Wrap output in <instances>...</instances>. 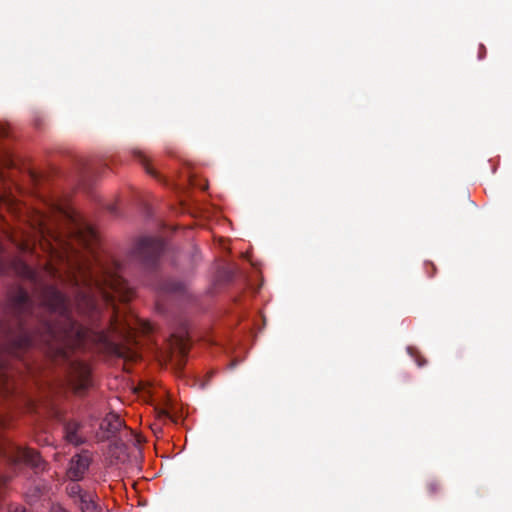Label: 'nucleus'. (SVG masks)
<instances>
[{"instance_id": "1", "label": "nucleus", "mask_w": 512, "mask_h": 512, "mask_svg": "<svg viewBox=\"0 0 512 512\" xmlns=\"http://www.w3.org/2000/svg\"><path fill=\"white\" fill-rule=\"evenodd\" d=\"M79 291L75 308L79 313L98 310L101 303L112 306V315L107 329L87 328L72 319L70 304L54 287H49L43 295V305L53 314L54 323L45 325V332L38 336L21 334L15 341L17 348H28L45 344L63 357L68 349L84 348L89 344L102 346L121 357L135 360L137 352L133 349L136 331L148 332L150 326L132 314L120 312L114 301H128L133 291L126 280L119 274L116 265L102 268L101 277L88 276L81 272L80 279L73 276L71 280Z\"/></svg>"}, {"instance_id": "11", "label": "nucleus", "mask_w": 512, "mask_h": 512, "mask_svg": "<svg viewBox=\"0 0 512 512\" xmlns=\"http://www.w3.org/2000/svg\"><path fill=\"white\" fill-rule=\"evenodd\" d=\"M29 303V297L26 292L19 291L16 299H15V305L19 310H22L27 307Z\"/></svg>"}, {"instance_id": "13", "label": "nucleus", "mask_w": 512, "mask_h": 512, "mask_svg": "<svg viewBox=\"0 0 512 512\" xmlns=\"http://www.w3.org/2000/svg\"><path fill=\"white\" fill-rule=\"evenodd\" d=\"M9 512H29L25 508L19 506V505H12L9 508Z\"/></svg>"}, {"instance_id": "10", "label": "nucleus", "mask_w": 512, "mask_h": 512, "mask_svg": "<svg viewBox=\"0 0 512 512\" xmlns=\"http://www.w3.org/2000/svg\"><path fill=\"white\" fill-rule=\"evenodd\" d=\"M9 370L0 360V387L4 391L8 392L9 388Z\"/></svg>"}, {"instance_id": "15", "label": "nucleus", "mask_w": 512, "mask_h": 512, "mask_svg": "<svg viewBox=\"0 0 512 512\" xmlns=\"http://www.w3.org/2000/svg\"><path fill=\"white\" fill-rule=\"evenodd\" d=\"M178 348H179V351H180V353H181L182 355H184V354L186 353V344H185V342H184V340H183V339H180V341H179V347H178Z\"/></svg>"}, {"instance_id": "4", "label": "nucleus", "mask_w": 512, "mask_h": 512, "mask_svg": "<svg viewBox=\"0 0 512 512\" xmlns=\"http://www.w3.org/2000/svg\"><path fill=\"white\" fill-rule=\"evenodd\" d=\"M90 464V457L88 454H78L71 459L67 476L71 480L81 479L87 471Z\"/></svg>"}, {"instance_id": "8", "label": "nucleus", "mask_w": 512, "mask_h": 512, "mask_svg": "<svg viewBox=\"0 0 512 512\" xmlns=\"http://www.w3.org/2000/svg\"><path fill=\"white\" fill-rule=\"evenodd\" d=\"M122 426V421L119 416L109 414L101 423V428L108 432L114 433Z\"/></svg>"}, {"instance_id": "14", "label": "nucleus", "mask_w": 512, "mask_h": 512, "mask_svg": "<svg viewBox=\"0 0 512 512\" xmlns=\"http://www.w3.org/2000/svg\"><path fill=\"white\" fill-rule=\"evenodd\" d=\"M50 512H68L66 509H64L59 504H53L51 506Z\"/></svg>"}, {"instance_id": "12", "label": "nucleus", "mask_w": 512, "mask_h": 512, "mask_svg": "<svg viewBox=\"0 0 512 512\" xmlns=\"http://www.w3.org/2000/svg\"><path fill=\"white\" fill-rule=\"evenodd\" d=\"M84 493L85 492H83L81 487L76 483H73L68 487V494L70 497L75 499V501H80V495H84Z\"/></svg>"}, {"instance_id": "5", "label": "nucleus", "mask_w": 512, "mask_h": 512, "mask_svg": "<svg viewBox=\"0 0 512 512\" xmlns=\"http://www.w3.org/2000/svg\"><path fill=\"white\" fill-rule=\"evenodd\" d=\"M161 248L162 244L160 241L150 237H145L139 240L136 249L137 254L140 257L144 259H150L158 255L161 251Z\"/></svg>"}, {"instance_id": "16", "label": "nucleus", "mask_w": 512, "mask_h": 512, "mask_svg": "<svg viewBox=\"0 0 512 512\" xmlns=\"http://www.w3.org/2000/svg\"><path fill=\"white\" fill-rule=\"evenodd\" d=\"M23 274L27 277H34V272L27 266H24Z\"/></svg>"}, {"instance_id": "2", "label": "nucleus", "mask_w": 512, "mask_h": 512, "mask_svg": "<svg viewBox=\"0 0 512 512\" xmlns=\"http://www.w3.org/2000/svg\"><path fill=\"white\" fill-rule=\"evenodd\" d=\"M0 455H4L9 461L15 464H25L33 468H40L42 465L41 457L34 450L1 439Z\"/></svg>"}, {"instance_id": "6", "label": "nucleus", "mask_w": 512, "mask_h": 512, "mask_svg": "<svg viewBox=\"0 0 512 512\" xmlns=\"http://www.w3.org/2000/svg\"><path fill=\"white\" fill-rule=\"evenodd\" d=\"M79 241L86 247L90 248L97 241L96 231L89 225H82L78 228Z\"/></svg>"}, {"instance_id": "17", "label": "nucleus", "mask_w": 512, "mask_h": 512, "mask_svg": "<svg viewBox=\"0 0 512 512\" xmlns=\"http://www.w3.org/2000/svg\"><path fill=\"white\" fill-rule=\"evenodd\" d=\"M162 412H163V414H165V415H167V416H168V412H167V411H164V410H163Z\"/></svg>"}, {"instance_id": "7", "label": "nucleus", "mask_w": 512, "mask_h": 512, "mask_svg": "<svg viewBox=\"0 0 512 512\" xmlns=\"http://www.w3.org/2000/svg\"><path fill=\"white\" fill-rule=\"evenodd\" d=\"M79 506L82 512H99L100 508L95 501V496L90 492L80 495Z\"/></svg>"}, {"instance_id": "3", "label": "nucleus", "mask_w": 512, "mask_h": 512, "mask_svg": "<svg viewBox=\"0 0 512 512\" xmlns=\"http://www.w3.org/2000/svg\"><path fill=\"white\" fill-rule=\"evenodd\" d=\"M69 382L76 392L85 390L90 384V369L84 362H73L70 368Z\"/></svg>"}, {"instance_id": "9", "label": "nucleus", "mask_w": 512, "mask_h": 512, "mask_svg": "<svg viewBox=\"0 0 512 512\" xmlns=\"http://www.w3.org/2000/svg\"><path fill=\"white\" fill-rule=\"evenodd\" d=\"M79 426L77 423H68L65 428L66 440L72 444H79L82 441L81 436L78 435Z\"/></svg>"}]
</instances>
